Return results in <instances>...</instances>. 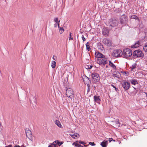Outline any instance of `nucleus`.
Returning a JSON list of instances; mask_svg holds the SVG:
<instances>
[{"label": "nucleus", "mask_w": 147, "mask_h": 147, "mask_svg": "<svg viewBox=\"0 0 147 147\" xmlns=\"http://www.w3.org/2000/svg\"><path fill=\"white\" fill-rule=\"evenodd\" d=\"M132 55V52L129 49H126L123 50L122 55L125 58L130 57Z\"/></svg>", "instance_id": "f257e3e1"}, {"label": "nucleus", "mask_w": 147, "mask_h": 147, "mask_svg": "<svg viewBox=\"0 0 147 147\" xmlns=\"http://www.w3.org/2000/svg\"><path fill=\"white\" fill-rule=\"evenodd\" d=\"M66 94L67 96L69 98L74 99V94L73 90L71 88H68L66 90Z\"/></svg>", "instance_id": "f03ea898"}, {"label": "nucleus", "mask_w": 147, "mask_h": 147, "mask_svg": "<svg viewBox=\"0 0 147 147\" xmlns=\"http://www.w3.org/2000/svg\"><path fill=\"white\" fill-rule=\"evenodd\" d=\"M91 77L92 78V80L94 83H96L100 80V76L97 73H92L91 74Z\"/></svg>", "instance_id": "7ed1b4c3"}, {"label": "nucleus", "mask_w": 147, "mask_h": 147, "mask_svg": "<svg viewBox=\"0 0 147 147\" xmlns=\"http://www.w3.org/2000/svg\"><path fill=\"white\" fill-rule=\"evenodd\" d=\"M128 17L124 14L122 15L120 18V22L121 24H126L128 21Z\"/></svg>", "instance_id": "20e7f679"}, {"label": "nucleus", "mask_w": 147, "mask_h": 147, "mask_svg": "<svg viewBox=\"0 0 147 147\" xmlns=\"http://www.w3.org/2000/svg\"><path fill=\"white\" fill-rule=\"evenodd\" d=\"M97 63L100 65H105L107 63V60L104 56V57L97 59Z\"/></svg>", "instance_id": "39448f33"}, {"label": "nucleus", "mask_w": 147, "mask_h": 147, "mask_svg": "<svg viewBox=\"0 0 147 147\" xmlns=\"http://www.w3.org/2000/svg\"><path fill=\"white\" fill-rule=\"evenodd\" d=\"M121 84L122 86L125 90H128L130 87V84L129 82L123 80L122 81Z\"/></svg>", "instance_id": "423d86ee"}, {"label": "nucleus", "mask_w": 147, "mask_h": 147, "mask_svg": "<svg viewBox=\"0 0 147 147\" xmlns=\"http://www.w3.org/2000/svg\"><path fill=\"white\" fill-rule=\"evenodd\" d=\"M133 55L135 57H142L144 56L142 51L140 50L134 51Z\"/></svg>", "instance_id": "0eeeda50"}, {"label": "nucleus", "mask_w": 147, "mask_h": 147, "mask_svg": "<svg viewBox=\"0 0 147 147\" xmlns=\"http://www.w3.org/2000/svg\"><path fill=\"white\" fill-rule=\"evenodd\" d=\"M122 52L121 50H114L113 53V56L115 57H120L122 55Z\"/></svg>", "instance_id": "6e6552de"}, {"label": "nucleus", "mask_w": 147, "mask_h": 147, "mask_svg": "<svg viewBox=\"0 0 147 147\" xmlns=\"http://www.w3.org/2000/svg\"><path fill=\"white\" fill-rule=\"evenodd\" d=\"M103 42L106 45L110 47L111 46L112 42L109 39L107 38H104L103 40Z\"/></svg>", "instance_id": "1a4fd4ad"}, {"label": "nucleus", "mask_w": 147, "mask_h": 147, "mask_svg": "<svg viewBox=\"0 0 147 147\" xmlns=\"http://www.w3.org/2000/svg\"><path fill=\"white\" fill-rule=\"evenodd\" d=\"M110 26L111 27H114L117 25V22L115 19L111 20L109 22Z\"/></svg>", "instance_id": "9d476101"}, {"label": "nucleus", "mask_w": 147, "mask_h": 147, "mask_svg": "<svg viewBox=\"0 0 147 147\" xmlns=\"http://www.w3.org/2000/svg\"><path fill=\"white\" fill-rule=\"evenodd\" d=\"M109 33V31L107 28L105 27H104L102 29V34L105 36H108Z\"/></svg>", "instance_id": "9b49d317"}, {"label": "nucleus", "mask_w": 147, "mask_h": 147, "mask_svg": "<svg viewBox=\"0 0 147 147\" xmlns=\"http://www.w3.org/2000/svg\"><path fill=\"white\" fill-rule=\"evenodd\" d=\"M25 131L26 137L28 138H31L32 136L31 131L28 129H25Z\"/></svg>", "instance_id": "f8f14e48"}, {"label": "nucleus", "mask_w": 147, "mask_h": 147, "mask_svg": "<svg viewBox=\"0 0 147 147\" xmlns=\"http://www.w3.org/2000/svg\"><path fill=\"white\" fill-rule=\"evenodd\" d=\"M142 45V44L141 43V41L140 40L137 41L135 44L131 46L132 48H136L141 46Z\"/></svg>", "instance_id": "ddd939ff"}, {"label": "nucleus", "mask_w": 147, "mask_h": 147, "mask_svg": "<svg viewBox=\"0 0 147 147\" xmlns=\"http://www.w3.org/2000/svg\"><path fill=\"white\" fill-rule=\"evenodd\" d=\"M95 56L96 57L98 58V59H100L103 57H104V56H105L104 55L102 54V53L98 52H96L95 53Z\"/></svg>", "instance_id": "4468645a"}, {"label": "nucleus", "mask_w": 147, "mask_h": 147, "mask_svg": "<svg viewBox=\"0 0 147 147\" xmlns=\"http://www.w3.org/2000/svg\"><path fill=\"white\" fill-rule=\"evenodd\" d=\"M94 97L95 102H96L97 103L100 104L101 100L100 99V96H94Z\"/></svg>", "instance_id": "2eb2a0df"}, {"label": "nucleus", "mask_w": 147, "mask_h": 147, "mask_svg": "<svg viewBox=\"0 0 147 147\" xmlns=\"http://www.w3.org/2000/svg\"><path fill=\"white\" fill-rule=\"evenodd\" d=\"M70 135L74 139H76L80 137L79 135L76 133H75L73 134H70Z\"/></svg>", "instance_id": "dca6fc26"}, {"label": "nucleus", "mask_w": 147, "mask_h": 147, "mask_svg": "<svg viewBox=\"0 0 147 147\" xmlns=\"http://www.w3.org/2000/svg\"><path fill=\"white\" fill-rule=\"evenodd\" d=\"M55 123L56 124L58 127L60 128H62L63 126L61 125L60 122L58 120H56L55 121Z\"/></svg>", "instance_id": "f3484780"}, {"label": "nucleus", "mask_w": 147, "mask_h": 147, "mask_svg": "<svg viewBox=\"0 0 147 147\" xmlns=\"http://www.w3.org/2000/svg\"><path fill=\"white\" fill-rule=\"evenodd\" d=\"M107 144L108 141L104 140L102 142H101L100 145L102 147H106L107 146Z\"/></svg>", "instance_id": "a211bd4d"}, {"label": "nucleus", "mask_w": 147, "mask_h": 147, "mask_svg": "<svg viewBox=\"0 0 147 147\" xmlns=\"http://www.w3.org/2000/svg\"><path fill=\"white\" fill-rule=\"evenodd\" d=\"M109 65L113 69H116V66L111 61H109Z\"/></svg>", "instance_id": "6ab92c4d"}, {"label": "nucleus", "mask_w": 147, "mask_h": 147, "mask_svg": "<svg viewBox=\"0 0 147 147\" xmlns=\"http://www.w3.org/2000/svg\"><path fill=\"white\" fill-rule=\"evenodd\" d=\"M131 84L134 85L138 84V82L135 79H132L130 80Z\"/></svg>", "instance_id": "aec40b11"}, {"label": "nucleus", "mask_w": 147, "mask_h": 147, "mask_svg": "<svg viewBox=\"0 0 147 147\" xmlns=\"http://www.w3.org/2000/svg\"><path fill=\"white\" fill-rule=\"evenodd\" d=\"M56 66V62L54 61H51V66L52 68L54 69L55 68Z\"/></svg>", "instance_id": "412c9836"}, {"label": "nucleus", "mask_w": 147, "mask_h": 147, "mask_svg": "<svg viewBox=\"0 0 147 147\" xmlns=\"http://www.w3.org/2000/svg\"><path fill=\"white\" fill-rule=\"evenodd\" d=\"M73 145H75V146L77 147H83V146H82L81 145L76 143V142H74L73 144Z\"/></svg>", "instance_id": "4be33fe9"}, {"label": "nucleus", "mask_w": 147, "mask_h": 147, "mask_svg": "<svg viewBox=\"0 0 147 147\" xmlns=\"http://www.w3.org/2000/svg\"><path fill=\"white\" fill-rule=\"evenodd\" d=\"M120 74L118 72H116V74L114 73L113 75V76L114 77L118 78Z\"/></svg>", "instance_id": "5701e85b"}, {"label": "nucleus", "mask_w": 147, "mask_h": 147, "mask_svg": "<svg viewBox=\"0 0 147 147\" xmlns=\"http://www.w3.org/2000/svg\"><path fill=\"white\" fill-rule=\"evenodd\" d=\"M143 49L144 51L147 52V43H145L144 46L143 47Z\"/></svg>", "instance_id": "b1692460"}, {"label": "nucleus", "mask_w": 147, "mask_h": 147, "mask_svg": "<svg viewBox=\"0 0 147 147\" xmlns=\"http://www.w3.org/2000/svg\"><path fill=\"white\" fill-rule=\"evenodd\" d=\"M131 18L139 20L138 17L136 16L133 15L131 16Z\"/></svg>", "instance_id": "393cba45"}, {"label": "nucleus", "mask_w": 147, "mask_h": 147, "mask_svg": "<svg viewBox=\"0 0 147 147\" xmlns=\"http://www.w3.org/2000/svg\"><path fill=\"white\" fill-rule=\"evenodd\" d=\"M55 142L57 144H58L59 146H61L62 144L63 143L61 142H59L58 140H57L55 141Z\"/></svg>", "instance_id": "a878e982"}, {"label": "nucleus", "mask_w": 147, "mask_h": 147, "mask_svg": "<svg viewBox=\"0 0 147 147\" xmlns=\"http://www.w3.org/2000/svg\"><path fill=\"white\" fill-rule=\"evenodd\" d=\"M87 86H88L87 92H89L90 90V86L89 84H87Z\"/></svg>", "instance_id": "bb28decb"}, {"label": "nucleus", "mask_w": 147, "mask_h": 147, "mask_svg": "<svg viewBox=\"0 0 147 147\" xmlns=\"http://www.w3.org/2000/svg\"><path fill=\"white\" fill-rule=\"evenodd\" d=\"M85 67L86 69H91L92 67V66L90 65L89 66L88 65H86Z\"/></svg>", "instance_id": "cd10ccee"}, {"label": "nucleus", "mask_w": 147, "mask_h": 147, "mask_svg": "<svg viewBox=\"0 0 147 147\" xmlns=\"http://www.w3.org/2000/svg\"><path fill=\"white\" fill-rule=\"evenodd\" d=\"M59 32L61 34L62 33L64 32V29L62 28H59Z\"/></svg>", "instance_id": "c85d7f7f"}, {"label": "nucleus", "mask_w": 147, "mask_h": 147, "mask_svg": "<svg viewBox=\"0 0 147 147\" xmlns=\"http://www.w3.org/2000/svg\"><path fill=\"white\" fill-rule=\"evenodd\" d=\"M76 142H78L80 144H84V146L86 147V146L85 145V144H86V143L84 142H83L81 141H76Z\"/></svg>", "instance_id": "c756f323"}, {"label": "nucleus", "mask_w": 147, "mask_h": 147, "mask_svg": "<svg viewBox=\"0 0 147 147\" xmlns=\"http://www.w3.org/2000/svg\"><path fill=\"white\" fill-rule=\"evenodd\" d=\"M69 40H73V38H71V33L70 32H69Z\"/></svg>", "instance_id": "7c9ffc66"}, {"label": "nucleus", "mask_w": 147, "mask_h": 147, "mask_svg": "<svg viewBox=\"0 0 147 147\" xmlns=\"http://www.w3.org/2000/svg\"><path fill=\"white\" fill-rule=\"evenodd\" d=\"M86 47V50L88 51H89L91 49L89 45Z\"/></svg>", "instance_id": "2f4dec72"}, {"label": "nucleus", "mask_w": 147, "mask_h": 147, "mask_svg": "<svg viewBox=\"0 0 147 147\" xmlns=\"http://www.w3.org/2000/svg\"><path fill=\"white\" fill-rule=\"evenodd\" d=\"M89 144L92 146H94L95 145V144L94 142H90Z\"/></svg>", "instance_id": "473e14b6"}, {"label": "nucleus", "mask_w": 147, "mask_h": 147, "mask_svg": "<svg viewBox=\"0 0 147 147\" xmlns=\"http://www.w3.org/2000/svg\"><path fill=\"white\" fill-rule=\"evenodd\" d=\"M58 18H56L54 19V21L56 23L58 21Z\"/></svg>", "instance_id": "72a5a7b5"}, {"label": "nucleus", "mask_w": 147, "mask_h": 147, "mask_svg": "<svg viewBox=\"0 0 147 147\" xmlns=\"http://www.w3.org/2000/svg\"><path fill=\"white\" fill-rule=\"evenodd\" d=\"M82 40H83V42L85 41L86 40V39L84 37V36L83 35H82Z\"/></svg>", "instance_id": "f704fd0d"}, {"label": "nucleus", "mask_w": 147, "mask_h": 147, "mask_svg": "<svg viewBox=\"0 0 147 147\" xmlns=\"http://www.w3.org/2000/svg\"><path fill=\"white\" fill-rule=\"evenodd\" d=\"M111 86H113L114 88L115 89V90H116V91H117V90H118V89L117 88H116V87L115 86H114L113 85H111Z\"/></svg>", "instance_id": "c9c22d12"}, {"label": "nucleus", "mask_w": 147, "mask_h": 147, "mask_svg": "<svg viewBox=\"0 0 147 147\" xmlns=\"http://www.w3.org/2000/svg\"><path fill=\"white\" fill-rule=\"evenodd\" d=\"M53 58L54 60H56L57 59V57L56 56H53Z\"/></svg>", "instance_id": "e433bc0d"}, {"label": "nucleus", "mask_w": 147, "mask_h": 147, "mask_svg": "<svg viewBox=\"0 0 147 147\" xmlns=\"http://www.w3.org/2000/svg\"><path fill=\"white\" fill-rule=\"evenodd\" d=\"M60 22V20H59L57 23V25H58V27L59 28H60L59 27V23Z\"/></svg>", "instance_id": "4c0bfd02"}, {"label": "nucleus", "mask_w": 147, "mask_h": 147, "mask_svg": "<svg viewBox=\"0 0 147 147\" xmlns=\"http://www.w3.org/2000/svg\"><path fill=\"white\" fill-rule=\"evenodd\" d=\"M49 147H56L54 145V144H53L49 146Z\"/></svg>", "instance_id": "58836bf2"}, {"label": "nucleus", "mask_w": 147, "mask_h": 147, "mask_svg": "<svg viewBox=\"0 0 147 147\" xmlns=\"http://www.w3.org/2000/svg\"><path fill=\"white\" fill-rule=\"evenodd\" d=\"M113 140V139L112 138H109V142H111Z\"/></svg>", "instance_id": "ea45409f"}, {"label": "nucleus", "mask_w": 147, "mask_h": 147, "mask_svg": "<svg viewBox=\"0 0 147 147\" xmlns=\"http://www.w3.org/2000/svg\"><path fill=\"white\" fill-rule=\"evenodd\" d=\"M86 79L88 80V81L89 82H90V80L89 78H88V77H86Z\"/></svg>", "instance_id": "a19ab883"}, {"label": "nucleus", "mask_w": 147, "mask_h": 147, "mask_svg": "<svg viewBox=\"0 0 147 147\" xmlns=\"http://www.w3.org/2000/svg\"><path fill=\"white\" fill-rule=\"evenodd\" d=\"M89 45V42H87L86 44V47Z\"/></svg>", "instance_id": "79ce46f5"}, {"label": "nucleus", "mask_w": 147, "mask_h": 147, "mask_svg": "<svg viewBox=\"0 0 147 147\" xmlns=\"http://www.w3.org/2000/svg\"><path fill=\"white\" fill-rule=\"evenodd\" d=\"M7 147H12V145H9L6 146Z\"/></svg>", "instance_id": "37998d69"}, {"label": "nucleus", "mask_w": 147, "mask_h": 147, "mask_svg": "<svg viewBox=\"0 0 147 147\" xmlns=\"http://www.w3.org/2000/svg\"><path fill=\"white\" fill-rule=\"evenodd\" d=\"M54 27H57V24H55L54 25Z\"/></svg>", "instance_id": "c03bdc74"}, {"label": "nucleus", "mask_w": 147, "mask_h": 147, "mask_svg": "<svg viewBox=\"0 0 147 147\" xmlns=\"http://www.w3.org/2000/svg\"><path fill=\"white\" fill-rule=\"evenodd\" d=\"M83 81L85 84L86 83V82L85 81V80H84V79H83Z\"/></svg>", "instance_id": "a18cd8bd"}, {"label": "nucleus", "mask_w": 147, "mask_h": 147, "mask_svg": "<svg viewBox=\"0 0 147 147\" xmlns=\"http://www.w3.org/2000/svg\"><path fill=\"white\" fill-rule=\"evenodd\" d=\"M135 68V67H133L132 68V69H134Z\"/></svg>", "instance_id": "49530a36"}, {"label": "nucleus", "mask_w": 147, "mask_h": 147, "mask_svg": "<svg viewBox=\"0 0 147 147\" xmlns=\"http://www.w3.org/2000/svg\"><path fill=\"white\" fill-rule=\"evenodd\" d=\"M20 147H24V146L23 145H22Z\"/></svg>", "instance_id": "de8ad7c7"}, {"label": "nucleus", "mask_w": 147, "mask_h": 147, "mask_svg": "<svg viewBox=\"0 0 147 147\" xmlns=\"http://www.w3.org/2000/svg\"><path fill=\"white\" fill-rule=\"evenodd\" d=\"M146 94V97H147V93H145Z\"/></svg>", "instance_id": "09e8293b"}, {"label": "nucleus", "mask_w": 147, "mask_h": 147, "mask_svg": "<svg viewBox=\"0 0 147 147\" xmlns=\"http://www.w3.org/2000/svg\"><path fill=\"white\" fill-rule=\"evenodd\" d=\"M94 89H95V86H94Z\"/></svg>", "instance_id": "8fccbe9b"}, {"label": "nucleus", "mask_w": 147, "mask_h": 147, "mask_svg": "<svg viewBox=\"0 0 147 147\" xmlns=\"http://www.w3.org/2000/svg\"><path fill=\"white\" fill-rule=\"evenodd\" d=\"M113 140V141H114V142H115V140Z\"/></svg>", "instance_id": "3c124183"}, {"label": "nucleus", "mask_w": 147, "mask_h": 147, "mask_svg": "<svg viewBox=\"0 0 147 147\" xmlns=\"http://www.w3.org/2000/svg\"><path fill=\"white\" fill-rule=\"evenodd\" d=\"M108 67V66H107H107H106V67Z\"/></svg>", "instance_id": "603ef678"}]
</instances>
